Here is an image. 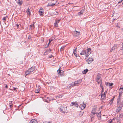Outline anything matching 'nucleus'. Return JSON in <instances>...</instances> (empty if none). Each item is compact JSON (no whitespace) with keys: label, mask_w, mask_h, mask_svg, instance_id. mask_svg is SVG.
<instances>
[{"label":"nucleus","mask_w":123,"mask_h":123,"mask_svg":"<svg viewBox=\"0 0 123 123\" xmlns=\"http://www.w3.org/2000/svg\"><path fill=\"white\" fill-rule=\"evenodd\" d=\"M51 51V49H47L46 52H45L44 53L45 55L48 54Z\"/></svg>","instance_id":"obj_15"},{"label":"nucleus","mask_w":123,"mask_h":123,"mask_svg":"<svg viewBox=\"0 0 123 123\" xmlns=\"http://www.w3.org/2000/svg\"><path fill=\"white\" fill-rule=\"evenodd\" d=\"M60 111L63 113H66L67 112V106L65 105H63L61 106Z\"/></svg>","instance_id":"obj_1"},{"label":"nucleus","mask_w":123,"mask_h":123,"mask_svg":"<svg viewBox=\"0 0 123 123\" xmlns=\"http://www.w3.org/2000/svg\"><path fill=\"white\" fill-rule=\"evenodd\" d=\"M30 9L29 8H28L27 9V11H30Z\"/></svg>","instance_id":"obj_58"},{"label":"nucleus","mask_w":123,"mask_h":123,"mask_svg":"<svg viewBox=\"0 0 123 123\" xmlns=\"http://www.w3.org/2000/svg\"><path fill=\"white\" fill-rule=\"evenodd\" d=\"M100 84V86L101 87V88H102V90H103V87L102 85V82H101V83H99Z\"/></svg>","instance_id":"obj_32"},{"label":"nucleus","mask_w":123,"mask_h":123,"mask_svg":"<svg viewBox=\"0 0 123 123\" xmlns=\"http://www.w3.org/2000/svg\"><path fill=\"white\" fill-rule=\"evenodd\" d=\"M114 98H115L114 97H113L112 98V99H111L110 100L112 101H113V100H114Z\"/></svg>","instance_id":"obj_49"},{"label":"nucleus","mask_w":123,"mask_h":123,"mask_svg":"<svg viewBox=\"0 0 123 123\" xmlns=\"http://www.w3.org/2000/svg\"><path fill=\"white\" fill-rule=\"evenodd\" d=\"M76 49H77V48H75V49L74 50L73 53L74 54V55L76 54V53L77 52L76 50Z\"/></svg>","instance_id":"obj_31"},{"label":"nucleus","mask_w":123,"mask_h":123,"mask_svg":"<svg viewBox=\"0 0 123 123\" xmlns=\"http://www.w3.org/2000/svg\"><path fill=\"white\" fill-rule=\"evenodd\" d=\"M43 123H50L49 122H48L47 121L44 122Z\"/></svg>","instance_id":"obj_54"},{"label":"nucleus","mask_w":123,"mask_h":123,"mask_svg":"<svg viewBox=\"0 0 123 123\" xmlns=\"http://www.w3.org/2000/svg\"><path fill=\"white\" fill-rule=\"evenodd\" d=\"M30 27H32L33 26L34 27V24H31V25H30Z\"/></svg>","instance_id":"obj_42"},{"label":"nucleus","mask_w":123,"mask_h":123,"mask_svg":"<svg viewBox=\"0 0 123 123\" xmlns=\"http://www.w3.org/2000/svg\"><path fill=\"white\" fill-rule=\"evenodd\" d=\"M123 0H121L120 1H119L118 3V4H119V3H121L123 1Z\"/></svg>","instance_id":"obj_45"},{"label":"nucleus","mask_w":123,"mask_h":123,"mask_svg":"<svg viewBox=\"0 0 123 123\" xmlns=\"http://www.w3.org/2000/svg\"><path fill=\"white\" fill-rule=\"evenodd\" d=\"M53 40V39H52V38H50V39H49V42L48 43V44L47 47H48L49 46V44L51 43V41H52Z\"/></svg>","instance_id":"obj_23"},{"label":"nucleus","mask_w":123,"mask_h":123,"mask_svg":"<svg viewBox=\"0 0 123 123\" xmlns=\"http://www.w3.org/2000/svg\"><path fill=\"white\" fill-rule=\"evenodd\" d=\"M74 105V106H75L76 107H78V105L77 102L76 101L72 102L71 104V105L73 106Z\"/></svg>","instance_id":"obj_8"},{"label":"nucleus","mask_w":123,"mask_h":123,"mask_svg":"<svg viewBox=\"0 0 123 123\" xmlns=\"http://www.w3.org/2000/svg\"><path fill=\"white\" fill-rule=\"evenodd\" d=\"M39 92V90L38 89V90H36L35 92L36 93H38Z\"/></svg>","instance_id":"obj_39"},{"label":"nucleus","mask_w":123,"mask_h":123,"mask_svg":"<svg viewBox=\"0 0 123 123\" xmlns=\"http://www.w3.org/2000/svg\"><path fill=\"white\" fill-rule=\"evenodd\" d=\"M104 91V89L102 90V93Z\"/></svg>","instance_id":"obj_60"},{"label":"nucleus","mask_w":123,"mask_h":123,"mask_svg":"<svg viewBox=\"0 0 123 123\" xmlns=\"http://www.w3.org/2000/svg\"><path fill=\"white\" fill-rule=\"evenodd\" d=\"M96 114L97 116L98 117V119L99 120H100L101 119V112H100L99 113H97L96 112Z\"/></svg>","instance_id":"obj_12"},{"label":"nucleus","mask_w":123,"mask_h":123,"mask_svg":"<svg viewBox=\"0 0 123 123\" xmlns=\"http://www.w3.org/2000/svg\"><path fill=\"white\" fill-rule=\"evenodd\" d=\"M65 46H62L60 49V51H62L65 48Z\"/></svg>","instance_id":"obj_19"},{"label":"nucleus","mask_w":123,"mask_h":123,"mask_svg":"<svg viewBox=\"0 0 123 123\" xmlns=\"http://www.w3.org/2000/svg\"><path fill=\"white\" fill-rule=\"evenodd\" d=\"M26 12L28 14H29L30 15V11H27Z\"/></svg>","instance_id":"obj_37"},{"label":"nucleus","mask_w":123,"mask_h":123,"mask_svg":"<svg viewBox=\"0 0 123 123\" xmlns=\"http://www.w3.org/2000/svg\"><path fill=\"white\" fill-rule=\"evenodd\" d=\"M60 75H61V76H64V74H61Z\"/></svg>","instance_id":"obj_47"},{"label":"nucleus","mask_w":123,"mask_h":123,"mask_svg":"<svg viewBox=\"0 0 123 123\" xmlns=\"http://www.w3.org/2000/svg\"><path fill=\"white\" fill-rule=\"evenodd\" d=\"M120 101V98H118L117 100V105H123V101L121 103Z\"/></svg>","instance_id":"obj_5"},{"label":"nucleus","mask_w":123,"mask_h":123,"mask_svg":"<svg viewBox=\"0 0 123 123\" xmlns=\"http://www.w3.org/2000/svg\"><path fill=\"white\" fill-rule=\"evenodd\" d=\"M53 14L54 15H57L58 14V12H54V13H53Z\"/></svg>","instance_id":"obj_33"},{"label":"nucleus","mask_w":123,"mask_h":123,"mask_svg":"<svg viewBox=\"0 0 123 123\" xmlns=\"http://www.w3.org/2000/svg\"><path fill=\"white\" fill-rule=\"evenodd\" d=\"M96 113L93 112H91V118L92 120V118L94 116V115L95 114H96Z\"/></svg>","instance_id":"obj_11"},{"label":"nucleus","mask_w":123,"mask_h":123,"mask_svg":"<svg viewBox=\"0 0 123 123\" xmlns=\"http://www.w3.org/2000/svg\"><path fill=\"white\" fill-rule=\"evenodd\" d=\"M122 50H123L122 51H123V47H122Z\"/></svg>","instance_id":"obj_64"},{"label":"nucleus","mask_w":123,"mask_h":123,"mask_svg":"<svg viewBox=\"0 0 123 123\" xmlns=\"http://www.w3.org/2000/svg\"><path fill=\"white\" fill-rule=\"evenodd\" d=\"M88 71V69H87L85 70H84V71L82 72L83 74H86V73Z\"/></svg>","instance_id":"obj_22"},{"label":"nucleus","mask_w":123,"mask_h":123,"mask_svg":"<svg viewBox=\"0 0 123 123\" xmlns=\"http://www.w3.org/2000/svg\"><path fill=\"white\" fill-rule=\"evenodd\" d=\"M122 89L123 90V88H120V89Z\"/></svg>","instance_id":"obj_63"},{"label":"nucleus","mask_w":123,"mask_h":123,"mask_svg":"<svg viewBox=\"0 0 123 123\" xmlns=\"http://www.w3.org/2000/svg\"><path fill=\"white\" fill-rule=\"evenodd\" d=\"M19 24H16V25L17 27V28H18V27L19 26Z\"/></svg>","instance_id":"obj_38"},{"label":"nucleus","mask_w":123,"mask_h":123,"mask_svg":"<svg viewBox=\"0 0 123 123\" xmlns=\"http://www.w3.org/2000/svg\"><path fill=\"white\" fill-rule=\"evenodd\" d=\"M101 76L100 75H97V80H101L100 79L101 78Z\"/></svg>","instance_id":"obj_30"},{"label":"nucleus","mask_w":123,"mask_h":123,"mask_svg":"<svg viewBox=\"0 0 123 123\" xmlns=\"http://www.w3.org/2000/svg\"><path fill=\"white\" fill-rule=\"evenodd\" d=\"M106 96L104 94H102L101 96V99L102 100H104L106 98Z\"/></svg>","instance_id":"obj_16"},{"label":"nucleus","mask_w":123,"mask_h":123,"mask_svg":"<svg viewBox=\"0 0 123 123\" xmlns=\"http://www.w3.org/2000/svg\"><path fill=\"white\" fill-rule=\"evenodd\" d=\"M84 12V10H82L78 13V15H80L83 13Z\"/></svg>","instance_id":"obj_18"},{"label":"nucleus","mask_w":123,"mask_h":123,"mask_svg":"<svg viewBox=\"0 0 123 123\" xmlns=\"http://www.w3.org/2000/svg\"><path fill=\"white\" fill-rule=\"evenodd\" d=\"M53 56L52 55H50L49 56V58H52V57H53Z\"/></svg>","instance_id":"obj_55"},{"label":"nucleus","mask_w":123,"mask_h":123,"mask_svg":"<svg viewBox=\"0 0 123 123\" xmlns=\"http://www.w3.org/2000/svg\"><path fill=\"white\" fill-rule=\"evenodd\" d=\"M74 82L72 83L70 85H71V86L73 87L74 86H76L75 85V84Z\"/></svg>","instance_id":"obj_25"},{"label":"nucleus","mask_w":123,"mask_h":123,"mask_svg":"<svg viewBox=\"0 0 123 123\" xmlns=\"http://www.w3.org/2000/svg\"><path fill=\"white\" fill-rule=\"evenodd\" d=\"M83 112H80V116H82L83 115Z\"/></svg>","instance_id":"obj_40"},{"label":"nucleus","mask_w":123,"mask_h":123,"mask_svg":"<svg viewBox=\"0 0 123 123\" xmlns=\"http://www.w3.org/2000/svg\"><path fill=\"white\" fill-rule=\"evenodd\" d=\"M85 56L86 57H88L91 54V50L90 48H88L86 50Z\"/></svg>","instance_id":"obj_3"},{"label":"nucleus","mask_w":123,"mask_h":123,"mask_svg":"<svg viewBox=\"0 0 123 123\" xmlns=\"http://www.w3.org/2000/svg\"><path fill=\"white\" fill-rule=\"evenodd\" d=\"M29 123H38V122L37 120L34 119L31 120Z\"/></svg>","instance_id":"obj_14"},{"label":"nucleus","mask_w":123,"mask_h":123,"mask_svg":"<svg viewBox=\"0 0 123 123\" xmlns=\"http://www.w3.org/2000/svg\"><path fill=\"white\" fill-rule=\"evenodd\" d=\"M120 94H119V96H118V98H120Z\"/></svg>","instance_id":"obj_57"},{"label":"nucleus","mask_w":123,"mask_h":123,"mask_svg":"<svg viewBox=\"0 0 123 123\" xmlns=\"http://www.w3.org/2000/svg\"><path fill=\"white\" fill-rule=\"evenodd\" d=\"M51 4H48L47 5V7H49V6H51Z\"/></svg>","instance_id":"obj_50"},{"label":"nucleus","mask_w":123,"mask_h":123,"mask_svg":"<svg viewBox=\"0 0 123 123\" xmlns=\"http://www.w3.org/2000/svg\"><path fill=\"white\" fill-rule=\"evenodd\" d=\"M35 69V67H32L29 68L27 71L25 72V73L27 75L30 74L34 71Z\"/></svg>","instance_id":"obj_2"},{"label":"nucleus","mask_w":123,"mask_h":123,"mask_svg":"<svg viewBox=\"0 0 123 123\" xmlns=\"http://www.w3.org/2000/svg\"><path fill=\"white\" fill-rule=\"evenodd\" d=\"M83 104H81L80 105L82 109H84L85 108L86 106V105L84 104V102H83Z\"/></svg>","instance_id":"obj_10"},{"label":"nucleus","mask_w":123,"mask_h":123,"mask_svg":"<svg viewBox=\"0 0 123 123\" xmlns=\"http://www.w3.org/2000/svg\"><path fill=\"white\" fill-rule=\"evenodd\" d=\"M116 120V118L115 117L114 118L112 119V120L113 121V122H114V121H115V120Z\"/></svg>","instance_id":"obj_44"},{"label":"nucleus","mask_w":123,"mask_h":123,"mask_svg":"<svg viewBox=\"0 0 123 123\" xmlns=\"http://www.w3.org/2000/svg\"><path fill=\"white\" fill-rule=\"evenodd\" d=\"M74 55H75V56H76V57H78L79 56V55H77L76 54Z\"/></svg>","instance_id":"obj_51"},{"label":"nucleus","mask_w":123,"mask_h":123,"mask_svg":"<svg viewBox=\"0 0 123 123\" xmlns=\"http://www.w3.org/2000/svg\"><path fill=\"white\" fill-rule=\"evenodd\" d=\"M16 88H14V90H16Z\"/></svg>","instance_id":"obj_61"},{"label":"nucleus","mask_w":123,"mask_h":123,"mask_svg":"<svg viewBox=\"0 0 123 123\" xmlns=\"http://www.w3.org/2000/svg\"><path fill=\"white\" fill-rule=\"evenodd\" d=\"M54 27H58V24L57 23H56L55 22L54 23Z\"/></svg>","instance_id":"obj_28"},{"label":"nucleus","mask_w":123,"mask_h":123,"mask_svg":"<svg viewBox=\"0 0 123 123\" xmlns=\"http://www.w3.org/2000/svg\"><path fill=\"white\" fill-rule=\"evenodd\" d=\"M93 60L94 59H93L89 58L86 61L88 64H90L92 62V61H93Z\"/></svg>","instance_id":"obj_7"},{"label":"nucleus","mask_w":123,"mask_h":123,"mask_svg":"<svg viewBox=\"0 0 123 123\" xmlns=\"http://www.w3.org/2000/svg\"><path fill=\"white\" fill-rule=\"evenodd\" d=\"M118 108L116 110V112H119L121 109L122 107H123V105H117Z\"/></svg>","instance_id":"obj_4"},{"label":"nucleus","mask_w":123,"mask_h":123,"mask_svg":"<svg viewBox=\"0 0 123 123\" xmlns=\"http://www.w3.org/2000/svg\"><path fill=\"white\" fill-rule=\"evenodd\" d=\"M5 88H8V86L6 84H5Z\"/></svg>","instance_id":"obj_48"},{"label":"nucleus","mask_w":123,"mask_h":123,"mask_svg":"<svg viewBox=\"0 0 123 123\" xmlns=\"http://www.w3.org/2000/svg\"><path fill=\"white\" fill-rule=\"evenodd\" d=\"M122 47H123V42L122 43Z\"/></svg>","instance_id":"obj_62"},{"label":"nucleus","mask_w":123,"mask_h":123,"mask_svg":"<svg viewBox=\"0 0 123 123\" xmlns=\"http://www.w3.org/2000/svg\"><path fill=\"white\" fill-rule=\"evenodd\" d=\"M96 108H93L92 110V112H94L95 113H96Z\"/></svg>","instance_id":"obj_26"},{"label":"nucleus","mask_w":123,"mask_h":123,"mask_svg":"<svg viewBox=\"0 0 123 123\" xmlns=\"http://www.w3.org/2000/svg\"><path fill=\"white\" fill-rule=\"evenodd\" d=\"M55 5V4L52 3V4H51V6H54Z\"/></svg>","instance_id":"obj_53"},{"label":"nucleus","mask_w":123,"mask_h":123,"mask_svg":"<svg viewBox=\"0 0 123 123\" xmlns=\"http://www.w3.org/2000/svg\"><path fill=\"white\" fill-rule=\"evenodd\" d=\"M96 81L97 82L98 84H99L101 82V80H97V79H96Z\"/></svg>","instance_id":"obj_24"},{"label":"nucleus","mask_w":123,"mask_h":123,"mask_svg":"<svg viewBox=\"0 0 123 123\" xmlns=\"http://www.w3.org/2000/svg\"><path fill=\"white\" fill-rule=\"evenodd\" d=\"M60 68H59V69L57 70V72H58V74H61V70L60 69Z\"/></svg>","instance_id":"obj_27"},{"label":"nucleus","mask_w":123,"mask_h":123,"mask_svg":"<svg viewBox=\"0 0 123 123\" xmlns=\"http://www.w3.org/2000/svg\"><path fill=\"white\" fill-rule=\"evenodd\" d=\"M18 3L20 5H22V1H20V0H18Z\"/></svg>","instance_id":"obj_29"},{"label":"nucleus","mask_w":123,"mask_h":123,"mask_svg":"<svg viewBox=\"0 0 123 123\" xmlns=\"http://www.w3.org/2000/svg\"><path fill=\"white\" fill-rule=\"evenodd\" d=\"M86 50H83L80 53L81 55H84L85 54L86 55Z\"/></svg>","instance_id":"obj_17"},{"label":"nucleus","mask_w":123,"mask_h":123,"mask_svg":"<svg viewBox=\"0 0 123 123\" xmlns=\"http://www.w3.org/2000/svg\"><path fill=\"white\" fill-rule=\"evenodd\" d=\"M9 104L10 105H12V102L11 101L9 103Z\"/></svg>","instance_id":"obj_56"},{"label":"nucleus","mask_w":123,"mask_h":123,"mask_svg":"<svg viewBox=\"0 0 123 123\" xmlns=\"http://www.w3.org/2000/svg\"><path fill=\"white\" fill-rule=\"evenodd\" d=\"M8 17V16H6L5 17H4L3 18V20H6V19Z\"/></svg>","instance_id":"obj_35"},{"label":"nucleus","mask_w":123,"mask_h":123,"mask_svg":"<svg viewBox=\"0 0 123 123\" xmlns=\"http://www.w3.org/2000/svg\"><path fill=\"white\" fill-rule=\"evenodd\" d=\"M74 35L76 36H78L80 35V32H78L76 31H74Z\"/></svg>","instance_id":"obj_13"},{"label":"nucleus","mask_w":123,"mask_h":123,"mask_svg":"<svg viewBox=\"0 0 123 123\" xmlns=\"http://www.w3.org/2000/svg\"><path fill=\"white\" fill-rule=\"evenodd\" d=\"M113 85V83H107L106 84L107 85V86L108 85H109L110 86H111Z\"/></svg>","instance_id":"obj_20"},{"label":"nucleus","mask_w":123,"mask_h":123,"mask_svg":"<svg viewBox=\"0 0 123 123\" xmlns=\"http://www.w3.org/2000/svg\"><path fill=\"white\" fill-rule=\"evenodd\" d=\"M119 117L120 118H122L123 117V114H120L119 116Z\"/></svg>","instance_id":"obj_34"},{"label":"nucleus","mask_w":123,"mask_h":123,"mask_svg":"<svg viewBox=\"0 0 123 123\" xmlns=\"http://www.w3.org/2000/svg\"><path fill=\"white\" fill-rule=\"evenodd\" d=\"M113 102V101L110 100V102L109 103L110 104H112Z\"/></svg>","instance_id":"obj_46"},{"label":"nucleus","mask_w":123,"mask_h":123,"mask_svg":"<svg viewBox=\"0 0 123 123\" xmlns=\"http://www.w3.org/2000/svg\"><path fill=\"white\" fill-rule=\"evenodd\" d=\"M60 21V20H57L55 21V22L56 23H58Z\"/></svg>","instance_id":"obj_41"},{"label":"nucleus","mask_w":123,"mask_h":123,"mask_svg":"<svg viewBox=\"0 0 123 123\" xmlns=\"http://www.w3.org/2000/svg\"><path fill=\"white\" fill-rule=\"evenodd\" d=\"M41 9H40L39 11V13L40 15H43V13L42 11H40Z\"/></svg>","instance_id":"obj_21"},{"label":"nucleus","mask_w":123,"mask_h":123,"mask_svg":"<svg viewBox=\"0 0 123 123\" xmlns=\"http://www.w3.org/2000/svg\"><path fill=\"white\" fill-rule=\"evenodd\" d=\"M62 96H61L60 95L59 96H58L56 97L57 98H61L62 97Z\"/></svg>","instance_id":"obj_43"},{"label":"nucleus","mask_w":123,"mask_h":123,"mask_svg":"<svg viewBox=\"0 0 123 123\" xmlns=\"http://www.w3.org/2000/svg\"><path fill=\"white\" fill-rule=\"evenodd\" d=\"M114 122V123L115 122H113V121L112 120H111V119H110L109 120V122L110 123H112V122Z\"/></svg>","instance_id":"obj_36"},{"label":"nucleus","mask_w":123,"mask_h":123,"mask_svg":"<svg viewBox=\"0 0 123 123\" xmlns=\"http://www.w3.org/2000/svg\"><path fill=\"white\" fill-rule=\"evenodd\" d=\"M106 93H107V92L106 91H105L104 92V93L103 94L105 95L106 96Z\"/></svg>","instance_id":"obj_52"},{"label":"nucleus","mask_w":123,"mask_h":123,"mask_svg":"<svg viewBox=\"0 0 123 123\" xmlns=\"http://www.w3.org/2000/svg\"><path fill=\"white\" fill-rule=\"evenodd\" d=\"M12 105H10V108H11V106H12Z\"/></svg>","instance_id":"obj_59"},{"label":"nucleus","mask_w":123,"mask_h":123,"mask_svg":"<svg viewBox=\"0 0 123 123\" xmlns=\"http://www.w3.org/2000/svg\"><path fill=\"white\" fill-rule=\"evenodd\" d=\"M82 81L81 80L79 79L77 80L74 82L75 83V84L76 86H78L79 85V84L81 83Z\"/></svg>","instance_id":"obj_6"},{"label":"nucleus","mask_w":123,"mask_h":123,"mask_svg":"<svg viewBox=\"0 0 123 123\" xmlns=\"http://www.w3.org/2000/svg\"><path fill=\"white\" fill-rule=\"evenodd\" d=\"M117 48V45H114L112 48L110 50V52H112L113 51H114L115 50V49H116Z\"/></svg>","instance_id":"obj_9"}]
</instances>
